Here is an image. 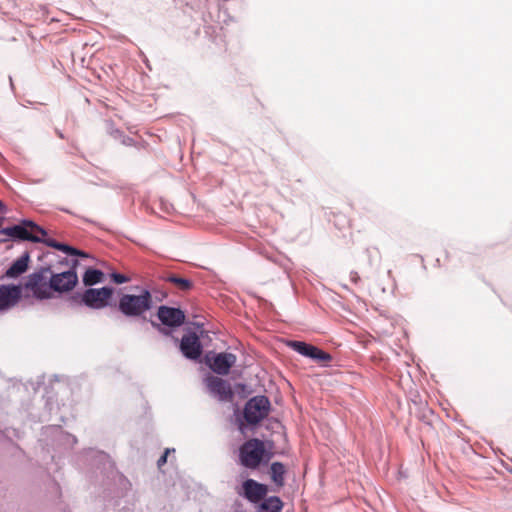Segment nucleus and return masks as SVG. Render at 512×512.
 <instances>
[{
    "label": "nucleus",
    "instance_id": "obj_9",
    "mask_svg": "<svg viewBox=\"0 0 512 512\" xmlns=\"http://www.w3.org/2000/svg\"><path fill=\"white\" fill-rule=\"evenodd\" d=\"M206 385L209 392L221 401H229L233 397L230 384L219 377L210 376L206 378Z\"/></svg>",
    "mask_w": 512,
    "mask_h": 512
},
{
    "label": "nucleus",
    "instance_id": "obj_15",
    "mask_svg": "<svg viewBox=\"0 0 512 512\" xmlns=\"http://www.w3.org/2000/svg\"><path fill=\"white\" fill-rule=\"evenodd\" d=\"M3 222H8L9 224H36L31 219L17 218L13 211L8 210L0 201V224Z\"/></svg>",
    "mask_w": 512,
    "mask_h": 512
},
{
    "label": "nucleus",
    "instance_id": "obj_1",
    "mask_svg": "<svg viewBox=\"0 0 512 512\" xmlns=\"http://www.w3.org/2000/svg\"><path fill=\"white\" fill-rule=\"evenodd\" d=\"M50 268H42L27 276L21 285L22 295L25 299L37 301L49 300L54 297V292L49 280Z\"/></svg>",
    "mask_w": 512,
    "mask_h": 512
},
{
    "label": "nucleus",
    "instance_id": "obj_17",
    "mask_svg": "<svg viewBox=\"0 0 512 512\" xmlns=\"http://www.w3.org/2000/svg\"><path fill=\"white\" fill-rule=\"evenodd\" d=\"M270 471H271L272 481L275 484L282 486L284 483V474H285L284 465L280 462H274L271 464Z\"/></svg>",
    "mask_w": 512,
    "mask_h": 512
},
{
    "label": "nucleus",
    "instance_id": "obj_3",
    "mask_svg": "<svg viewBox=\"0 0 512 512\" xmlns=\"http://www.w3.org/2000/svg\"><path fill=\"white\" fill-rule=\"evenodd\" d=\"M264 443L259 439H250L240 447V462L243 466L255 469L264 456Z\"/></svg>",
    "mask_w": 512,
    "mask_h": 512
},
{
    "label": "nucleus",
    "instance_id": "obj_13",
    "mask_svg": "<svg viewBox=\"0 0 512 512\" xmlns=\"http://www.w3.org/2000/svg\"><path fill=\"white\" fill-rule=\"evenodd\" d=\"M289 345L293 350H295L299 354L309 357L311 359H314V360H317L320 362H326L331 359V356L328 353L318 349L317 347H315L313 345L307 344L305 342L292 341V342H290Z\"/></svg>",
    "mask_w": 512,
    "mask_h": 512
},
{
    "label": "nucleus",
    "instance_id": "obj_14",
    "mask_svg": "<svg viewBox=\"0 0 512 512\" xmlns=\"http://www.w3.org/2000/svg\"><path fill=\"white\" fill-rule=\"evenodd\" d=\"M236 356L232 353H218L211 360L208 359L210 368L219 375H227L230 368L236 363Z\"/></svg>",
    "mask_w": 512,
    "mask_h": 512
},
{
    "label": "nucleus",
    "instance_id": "obj_10",
    "mask_svg": "<svg viewBox=\"0 0 512 512\" xmlns=\"http://www.w3.org/2000/svg\"><path fill=\"white\" fill-rule=\"evenodd\" d=\"M157 316L162 324L169 327H179L185 320V314L181 309L168 306H160Z\"/></svg>",
    "mask_w": 512,
    "mask_h": 512
},
{
    "label": "nucleus",
    "instance_id": "obj_5",
    "mask_svg": "<svg viewBox=\"0 0 512 512\" xmlns=\"http://www.w3.org/2000/svg\"><path fill=\"white\" fill-rule=\"evenodd\" d=\"M270 401L265 396H255L245 405L244 418L249 424H257L269 413Z\"/></svg>",
    "mask_w": 512,
    "mask_h": 512
},
{
    "label": "nucleus",
    "instance_id": "obj_20",
    "mask_svg": "<svg viewBox=\"0 0 512 512\" xmlns=\"http://www.w3.org/2000/svg\"><path fill=\"white\" fill-rule=\"evenodd\" d=\"M282 502L280 498L272 496L264 500L261 504V508L264 510H270L271 512H280L282 509Z\"/></svg>",
    "mask_w": 512,
    "mask_h": 512
},
{
    "label": "nucleus",
    "instance_id": "obj_11",
    "mask_svg": "<svg viewBox=\"0 0 512 512\" xmlns=\"http://www.w3.org/2000/svg\"><path fill=\"white\" fill-rule=\"evenodd\" d=\"M182 354L190 360H197L202 354V345L195 333L184 335L180 342Z\"/></svg>",
    "mask_w": 512,
    "mask_h": 512
},
{
    "label": "nucleus",
    "instance_id": "obj_2",
    "mask_svg": "<svg viewBox=\"0 0 512 512\" xmlns=\"http://www.w3.org/2000/svg\"><path fill=\"white\" fill-rule=\"evenodd\" d=\"M152 307V296L148 290L140 295L124 294L118 303V309L128 317H138L150 310Z\"/></svg>",
    "mask_w": 512,
    "mask_h": 512
},
{
    "label": "nucleus",
    "instance_id": "obj_23",
    "mask_svg": "<svg viewBox=\"0 0 512 512\" xmlns=\"http://www.w3.org/2000/svg\"><path fill=\"white\" fill-rule=\"evenodd\" d=\"M169 452H170V449H167L165 451V453L158 459L157 464L159 467H161L162 465H164L167 462V456H168Z\"/></svg>",
    "mask_w": 512,
    "mask_h": 512
},
{
    "label": "nucleus",
    "instance_id": "obj_21",
    "mask_svg": "<svg viewBox=\"0 0 512 512\" xmlns=\"http://www.w3.org/2000/svg\"><path fill=\"white\" fill-rule=\"evenodd\" d=\"M167 280L175 284L179 289L183 291L189 290L192 286V283L188 279L180 278L177 276H169Z\"/></svg>",
    "mask_w": 512,
    "mask_h": 512
},
{
    "label": "nucleus",
    "instance_id": "obj_6",
    "mask_svg": "<svg viewBox=\"0 0 512 512\" xmlns=\"http://www.w3.org/2000/svg\"><path fill=\"white\" fill-rule=\"evenodd\" d=\"M113 295V289L110 287L88 288L82 294V302L92 309H103L109 305V300Z\"/></svg>",
    "mask_w": 512,
    "mask_h": 512
},
{
    "label": "nucleus",
    "instance_id": "obj_4",
    "mask_svg": "<svg viewBox=\"0 0 512 512\" xmlns=\"http://www.w3.org/2000/svg\"><path fill=\"white\" fill-rule=\"evenodd\" d=\"M0 233L10 237L13 240H23L31 242L45 241L46 231L40 226H7Z\"/></svg>",
    "mask_w": 512,
    "mask_h": 512
},
{
    "label": "nucleus",
    "instance_id": "obj_7",
    "mask_svg": "<svg viewBox=\"0 0 512 512\" xmlns=\"http://www.w3.org/2000/svg\"><path fill=\"white\" fill-rule=\"evenodd\" d=\"M49 280L53 292H68L71 291L78 282V276L74 269H70L61 273H49Z\"/></svg>",
    "mask_w": 512,
    "mask_h": 512
},
{
    "label": "nucleus",
    "instance_id": "obj_12",
    "mask_svg": "<svg viewBox=\"0 0 512 512\" xmlns=\"http://www.w3.org/2000/svg\"><path fill=\"white\" fill-rule=\"evenodd\" d=\"M23 297L22 289L16 285H0V310L14 307Z\"/></svg>",
    "mask_w": 512,
    "mask_h": 512
},
{
    "label": "nucleus",
    "instance_id": "obj_8",
    "mask_svg": "<svg viewBox=\"0 0 512 512\" xmlns=\"http://www.w3.org/2000/svg\"><path fill=\"white\" fill-rule=\"evenodd\" d=\"M266 485L258 483L253 479H247L243 482L241 491L238 493L251 503H258L267 495Z\"/></svg>",
    "mask_w": 512,
    "mask_h": 512
},
{
    "label": "nucleus",
    "instance_id": "obj_18",
    "mask_svg": "<svg viewBox=\"0 0 512 512\" xmlns=\"http://www.w3.org/2000/svg\"><path fill=\"white\" fill-rule=\"evenodd\" d=\"M103 273L97 269L86 270L83 276V282L86 286H92L102 281Z\"/></svg>",
    "mask_w": 512,
    "mask_h": 512
},
{
    "label": "nucleus",
    "instance_id": "obj_16",
    "mask_svg": "<svg viewBox=\"0 0 512 512\" xmlns=\"http://www.w3.org/2000/svg\"><path fill=\"white\" fill-rule=\"evenodd\" d=\"M28 260H29L28 255H24V256L18 258L7 269L5 275L8 278H15V277H18L19 275L23 274L28 268Z\"/></svg>",
    "mask_w": 512,
    "mask_h": 512
},
{
    "label": "nucleus",
    "instance_id": "obj_22",
    "mask_svg": "<svg viewBox=\"0 0 512 512\" xmlns=\"http://www.w3.org/2000/svg\"><path fill=\"white\" fill-rule=\"evenodd\" d=\"M111 278L116 284H123L129 281L128 277L119 273H112Z\"/></svg>",
    "mask_w": 512,
    "mask_h": 512
},
{
    "label": "nucleus",
    "instance_id": "obj_19",
    "mask_svg": "<svg viewBox=\"0 0 512 512\" xmlns=\"http://www.w3.org/2000/svg\"><path fill=\"white\" fill-rule=\"evenodd\" d=\"M44 242H46L49 246L54 247V248H56L58 250H61V251L65 252V253H67V254L79 255V256H82V257H87V255L84 252L79 251V250H77V249H75L73 247H70V246L66 245V244L57 243L54 240H49L48 241L46 239H45Z\"/></svg>",
    "mask_w": 512,
    "mask_h": 512
}]
</instances>
